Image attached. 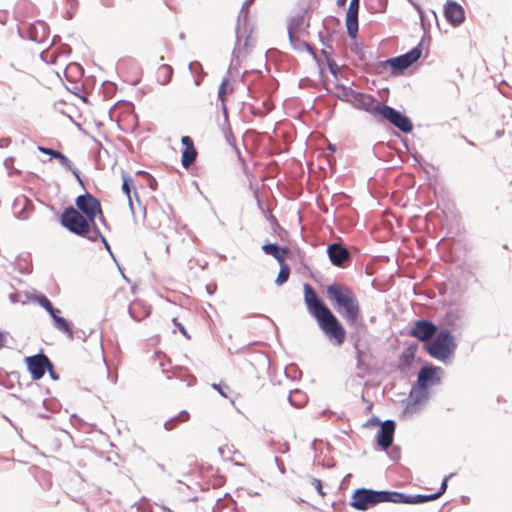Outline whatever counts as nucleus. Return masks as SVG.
Wrapping results in <instances>:
<instances>
[{"label":"nucleus","instance_id":"f257e3e1","mask_svg":"<svg viewBox=\"0 0 512 512\" xmlns=\"http://www.w3.org/2000/svg\"><path fill=\"white\" fill-rule=\"evenodd\" d=\"M76 208L69 206L61 214L60 222L70 232L97 241L104 237L96 226L95 220L99 216L104 218L100 201L91 193L79 195L75 199Z\"/></svg>","mask_w":512,"mask_h":512},{"label":"nucleus","instance_id":"f03ea898","mask_svg":"<svg viewBox=\"0 0 512 512\" xmlns=\"http://www.w3.org/2000/svg\"><path fill=\"white\" fill-rule=\"evenodd\" d=\"M304 301L309 313L317 320L325 335L335 345L341 346L346 338L344 327L309 284L304 285Z\"/></svg>","mask_w":512,"mask_h":512},{"label":"nucleus","instance_id":"7ed1b4c3","mask_svg":"<svg viewBox=\"0 0 512 512\" xmlns=\"http://www.w3.org/2000/svg\"><path fill=\"white\" fill-rule=\"evenodd\" d=\"M327 297L336 311L350 325H356L361 318V307L357 296L350 287L340 283L327 286Z\"/></svg>","mask_w":512,"mask_h":512},{"label":"nucleus","instance_id":"20e7f679","mask_svg":"<svg viewBox=\"0 0 512 512\" xmlns=\"http://www.w3.org/2000/svg\"><path fill=\"white\" fill-rule=\"evenodd\" d=\"M400 497L396 491H374L370 489H358L351 497L350 505L357 510H367L379 503L392 502Z\"/></svg>","mask_w":512,"mask_h":512},{"label":"nucleus","instance_id":"39448f33","mask_svg":"<svg viewBox=\"0 0 512 512\" xmlns=\"http://www.w3.org/2000/svg\"><path fill=\"white\" fill-rule=\"evenodd\" d=\"M424 347L431 357L445 361L453 355L456 344L450 331L442 329L435 335V338L426 343Z\"/></svg>","mask_w":512,"mask_h":512},{"label":"nucleus","instance_id":"423d86ee","mask_svg":"<svg viewBox=\"0 0 512 512\" xmlns=\"http://www.w3.org/2000/svg\"><path fill=\"white\" fill-rule=\"evenodd\" d=\"M345 98L348 103L359 110H363L371 114L375 118H379L383 104L376 100L372 95L349 89L345 91Z\"/></svg>","mask_w":512,"mask_h":512},{"label":"nucleus","instance_id":"0eeeda50","mask_svg":"<svg viewBox=\"0 0 512 512\" xmlns=\"http://www.w3.org/2000/svg\"><path fill=\"white\" fill-rule=\"evenodd\" d=\"M421 53V50L415 47L403 55L382 62L381 66L384 68L390 67L392 73L397 74L416 62L421 57Z\"/></svg>","mask_w":512,"mask_h":512},{"label":"nucleus","instance_id":"6e6552de","mask_svg":"<svg viewBox=\"0 0 512 512\" xmlns=\"http://www.w3.org/2000/svg\"><path fill=\"white\" fill-rule=\"evenodd\" d=\"M378 119L389 121L391 124L405 133H409L413 129V124L407 116L401 114L394 108L387 105H384L383 108H381V113Z\"/></svg>","mask_w":512,"mask_h":512},{"label":"nucleus","instance_id":"1a4fd4ad","mask_svg":"<svg viewBox=\"0 0 512 512\" xmlns=\"http://www.w3.org/2000/svg\"><path fill=\"white\" fill-rule=\"evenodd\" d=\"M437 334V326L429 320H417L410 329L409 335L425 344Z\"/></svg>","mask_w":512,"mask_h":512},{"label":"nucleus","instance_id":"9d476101","mask_svg":"<svg viewBox=\"0 0 512 512\" xmlns=\"http://www.w3.org/2000/svg\"><path fill=\"white\" fill-rule=\"evenodd\" d=\"M25 362L34 380L41 379L47 368L51 367L48 357L44 354H37L26 357Z\"/></svg>","mask_w":512,"mask_h":512},{"label":"nucleus","instance_id":"9b49d317","mask_svg":"<svg viewBox=\"0 0 512 512\" xmlns=\"http://www.w3.org/2000/svg\"><path fill=\"white\" fill-rule=\"evenodd\" d=\"M447 481L448 478H445L441 484L439 491L430 495L406 496L403 493L397 492V495H399L400 497H398V500H393V503L419 504L436 500L445 493L447 489Z\"/></svg>","mask_w":512,"mask_h":512},{"label":"nucleus","instance_id":"f8f14e48","mask_svg":"<svg viewBox=\"0 0 512 512\" xmlns=\"http://www.w3.org/2000/svg\"><path fill=\"white\" fill-rule=\"evenodd\" d=\"M444 15L453 26L460 25L465 19L463 7L455 1H447L444 7Z\"/></svg>","mask_w":512,"mask_h":512},{"label":"nucleus","instance_id":"ddd939ff","mask_svg":"<svg viewBox=\"0 0 512 512\" xmlns=\"http://www.w3.org/2000/svg\"><path fill=\"white\" fill-rule=\"evenodd\" d=\"M395 428V422L392 420H386L381 424V429L377 436V443L382 449L386 450L392 445Z\"/></svg>","mask_w":512,"mask_h":512},{"label":"nucleus","instance_id":"4468645a","mask_svg":"<svg viewBox=\"0 0 512 512\" xmlns=\"http://www.w3.org/2000/svg\"><path fill=\"white\" fill-rule=\"evenodd\" d=\"M181 143L185 147L181 155V164L184 168L188 169L195 162L198 152L190 136H183Z\"/></svg>","mask_w":512,"mask_h":512},{"label":"nucleus","instance_id":"2eb2a0df","mask_svg":"<svg viewBox=\"0 0 512 512\" xmlns=\"http://www.w3.org/2000/svg\"><path fill=\"white\" fill-rule=\"evenodd\" d=\"M358 11L359 3L350 1L349 8L346 14V28L348 35L355 39L358 34Z\"/></svg>","mask_w":512,"mask_h":512},{"label":"nucleus","instance_id":"dca6fc26","mask_svg":"<svg viewBox=\"0 0 512 512\" xmlns=\"http://www.w3.org/2000/svg\"><path fill=\"white\" fill-rule=\"evenodd\" d=\"M28 36L32 41L43 43L49 37L48 25L41 20L32 23L28 28Z\"/></svg>","mask_w":512,"mask_h":512},{"label":"nucleus","instance_id":"f3484780","mask_svg":"<svg viewBox=\"0 0 512 512\" xmlns=\"http://www.w3.org/2000/svg\"><path fill=\"white\" fill-rule=\"evenodd\" d=\"M439 368L437 367H423L418 374V385L425 389L430 385H434L440 381V378L437 376V371Z\"/></svg>","mask_w":512,"mask_h":512},{"label":"nucleus","instance_id":"a211bd4d","mask_svg":"<svg viewBox=\"0 0 512 512\" xmlns=\"http://www.w3.org/2000/svg\"><path fill=\"white\" fill-rule=\"evenodd\" d=\"M328 255L331 262L336 266H344L349 260L348 250L336 243H333L328 247Z\"/></svg>","mask_w":512,"mask_h":512},{"label":"nucleus","instance_id":"6ab92c4d","mask_svg":"<svg viewBox=\"0 0 512 512\" xmlns=\"http://www.w3.org/2000/svg\"><path fill=\"white\" fill-rule=\"evenodd\" d=\"M416 350L417 345H410L403 350L398 361L399 370L406 371L411 367L415 360Z\"/></svg>","mask_w":512,"mask_h":512},{"label":"nucleus","instance_id":"aec40b11","mask_svg":"<svg viewBox=\"0 0 512 512\" xmlns=\"http://www.w3.org/2000/svg\"><path fill=\"white\" fill-rule=\"evenodd\" d=\"M121 188H122V191L124 192V194L127 197L130 209L133 211L134 207H133V200H132V195H131L132 191L134 192V195H135L137 200L139 199V197H138L137 191L135 190L134 181H133L131 176H129V175L125 174V173L122 174V186H121Z\"/></svg>","mask_w":512,"mask_h":512},{"label":"nucleus","instance_id":"412c9836","mask_svg":"<svg viewBox=\"0 0 512 512\" xmlns=\"http://www.w3.org/2000/svg\"><path fill=\"white\" fill-rule=\"evenodd\" d=\"M262 250L267 255L273 256L278 263H282L285 261V255L289 252L287 247H279L276 244H265L262 246Z\"/></svg>","mask_w":512,"mask_h":512},{"label":"nucleus","instance_id":"4be33fe9","mask_svg":"<svg viewBox=\"0 0 512 512\" xmlns=\"http://www.w3.org/2000/svg\"><path fill=\"white\" fill-rule=\"evenodd\" d=\"M173 69L168 64H162L156 71V79L161 85H166L171 81Z\"/></svg>","mask_w":512,"mask_h":512},{"label":"nucleus","instance_id":"5701e85b","mask_svg":"<svg viewBox=\"0 0 512 512\" xmlns=\"http://www.w3.org/2000/svg\"><path fill=\"white\" fill-rule=\"evenodd\" d=\"M129 313L132 318L140 321L143 317L149 315L150 310L148 308L142 307L140 302H133L129 307Z\"/></svg>","mask_w":512,"mask_h":512},{"label":"nucleus","instance_id":"b1692460","mask_svg":"<svg viewBox=\"0 0 512 512\" xmlns=\"http://www.w3.org/2000/svg\"><path fill=\"white\" fill-rule=\"evenodd\" d=\"M387 5L388 0H367V8L371 13H383Z\"/></svg>","mask_w":512,"mask_h":512},{"label":"nucleus","instance_id":"393cba45","mask_svg":"<svg viewBox=\"0 0 512 512\" xmlns=\"http://www.w3.org/2000/svg\"><path fill=\"white\" fill-rule=\"evenodd\" d=\"M54 158H55V159H57V160L60 162V164H61L63 167H65L67 170L72 171V172L75 174V176H76V178H77L78 182H79L81 185H83V181H82V179L80 178V176H79L78 172H77L76 170H74V169H73V164H72V162L70 161V159H68L64 154H62V153H61V152H59V151L57 152V154L55 155V157H54Z\"/></svg>","mask_w":512,"mask_h":512},{"label":"nucleus","instance_id":"a878e982","mask_svg":"<svg viewBox=\"0 0 512 512\" xmlns=\"http://www.w3.org/2000/svg\"><path fill=\"white\" fill-rule=\"evenodd\" d=\"M55 327L59 329L61 332L67 334L70 338L73 337V329L72 324L65 318L59 316L54 321Z\"/></svg>","mask_w":512,"mask_h":512},{"label":"nucleus","instance_id":"bb28decb","mask_svg":"<svg viewBox=\"0 0 512 512\" xmlns=\"http://www.w3.org/2000/svg\"><path fill=\"white\" fill-rule=\"evenodd\" d=\"M190 418V415L187 411H181L176 417L170 419L165 423V428L167 430L173 429L177 423L187 422Z\"/></svg>","mask_w":512,"mask_h":512},{"label":"nucleus","instance_id":"cd10ccee","mask_svg":"<svg viewBox=\"0 0 512 512\" xmlns=\"http://www.w3.org/2000/svg\"><path fill=\"white\" fill-rule=\"evenodd\" d=\"M233 88L230 84V81L228 78H224L219 86L218 89V97L221 100L222 103L226 101L227 94L232 93Z\"/></svg>","mask_w":512,"mask_h":512},{"label":"nucleus","instance_id":"c85d7f7f","mask_svg":"<svg viewBox=\"0 0 512 512\" xmlns=\"http://www.w3.org/2000/svg\"><path fill=\"white\" fill-rule=\"evenodd\" d=\"M280 265V270H279V273H278V276L276 278V284L277 285H282L284 284L288 278H289V275H290V268L289 266L284 262L282 263H279Z\"/></svg>","mask_w":512,"mask_h":512},{"label":"nucleus","instance_id":"c756f323","mask_svg":"<svg viewBox=\"0 0 512 512\" xmlns=\"http://www.w3.org/2000/svg\"><path fill=\"white\" fill-rule=\"evenodd\" d=\"M35 300L38 304H40L47 312L52 311V303L45 295H38L35 297Z\"/></svg>","mask_w":512,"mask_h":512},{"label":"nucleus","instance_id":"7c9ffc66","mask_svg":"<svg viewBox=\"0 0 512 512\" xmlns=\"http://www.w3.org/2000/svg\"><path fill=\"white\" fill-rule=\"evenodd\" d=\"M311 485L315 488V490L321 495L322 497L325 496V492L322 489V482L319 479L313 478L311 479Z\"/></svg>","mask_w":512,"mask_h":512},{"label":"nucleus","instance_id":"2f4dec72","mask_svg":"<svg viewBox=\"0 0 512 512\" xmlns=\"http://www.w3.org/2000/svg\"><path fill=\"white\" fill-rule=\"evenodd\" d=\"M38 151H40L41 153H44V154H47V155H50L51 157H55V155L57 154L58 151L56 150H53V149H50V148H46V147H43V146H38Z\"/></svg>","mask_w":512,"mask_h":512},{"label":"nucleus","instance_id":"473e14b6","mask_svg":"<svg viewBox=\"0 0 512 512\" xmlns=\"http://www.w3.org/2000/svg\"><path fill=\"white\" fill-rule=\"evenodd\" d=\"M9 336L8 332L0 331V349L6 346L7 338Z\"/></svg>","mask_w":512,"mask_h":512},{"label":"nucleus","instance_id":"72a5a7b5","mask_svg":"<svg viewBox=\"0 0 512 512\" xmlns=\"http://www.w3.org/2000/svg\"><path fill=\"white\" fill-rule=\"evenodd\" d=\"M302 396H303V394H302L300 391L296 390V391H294L293 393H291V395H290V397H289L290 402H291L293 405H298V404L296 403V397H302Z\"/></svg>","mask_w":512,"mask_h":512},{"label":"nucleus","instance_id":"f704fd0d","mask_svg":"<svg viewBox=\"0 0 512 512\" xmlns=\"http://www.w3.org/2000/svg\"><path fill=\"white\" fill-rule=\"evenodd\" d=\"M173 323H174V324L179 328L180 332H181L183 335H185V336L189 337V336L187 335L186 329L184 328V326H183L181 323H179V322L177 321V319H175V318H174V319H173Z\"/></svg>","mask_w":512,"mask_h":512},{"label":"nucleus","instance_id":"c9c22d12","mask_svg":"<svg viewBox=\"0 0 512 512\" xmlns=\"http://www.w3.org/2000/svg\"><path fill=\"white\" fill-rule=\"evenodd\" d=\"M50 314V316L52 317V319L55 321L56 318H58L60 315V310L59 309H56L54 308V306H52V311L51 312H48Z\"/></svg>","mask_w":512,"mask_h":512},{"label":"nucleus","instance_id":"e433bc0d","mask_svg":"<svg viewBox=\"0 0 512 512\" xmlns=\"http://www.w3.org/2000/svg\"><path fill=\"white\" fill-rule=\"evenodd\" d=\"M328 66H329V69H330L331 73L336 75V72H337V69H338L336 63L333 62V61H328Z\"/></svg>","mask_w":512,"mask_h":512},{"label":"nucleus","instance_id":"4c0bfd02","mask_svg":"<svg viewBox=\"0 0 512 512\" xmlns=\"http://www.w3.org/2000/svg\"><path fill=\"white\" fill-rule=\"evenodd\" d=\"M338 6H344L347 0H336Z\"/></svg>","mask_w":512,"mask_h":512},{"label":"nucleus","instance_id":"58836bf2","mask_svg":"<svg viewBox=\"0 0 512 512\" xmlns=\"http://www.w3.org/2000/svg\"><path fill=\"white\" fill-rule=\"evenodd\" d=\"M255 0H246L244 3V7H249Z\"/></svg>","mask_w":512,"mask_h":512},{"label":"nucleus","instance_id":"ea45409f","mask_svg":"<svg viewBox=\"0 0 512 512\" xmlns=\"http://www.w3.org/2000/svg\"><path fill=\"white\" fill-rule=\"evenodd\" d=\"M150 187H151L152 189H154V190L156 189V188L154 187V183H152V182H151V184H150Z\"/></svg>","mask_w":512,"mask_h":512}]
</instances>
